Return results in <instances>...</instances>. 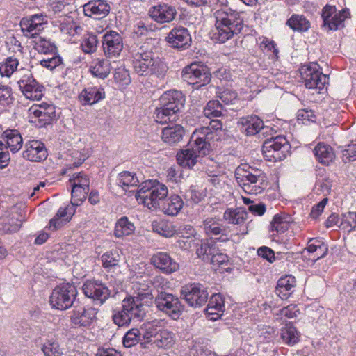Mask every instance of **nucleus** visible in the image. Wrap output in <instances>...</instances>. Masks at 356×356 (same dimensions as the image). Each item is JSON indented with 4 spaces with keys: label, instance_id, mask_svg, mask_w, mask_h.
<instances>
[{
    "label": "nucleus",
    "instance_id": "3",
    "mask_svg": "<svg viewBox=\"0 0 356 356\" xmlns=\"http://www.w3.org/2000/svg\"><path fill=\"white\" fill-rule=\"evenodd\" d=\"M160 101L161 107L156 108L154 113L155 120L161 124L176 121L178 113L184 106L185 97L183 93L175 90H168L162 95Z\"/></svg>",
    "mask_w": 356,
    "mask_h": 356
},
{
    "label": "nucleus",
    "instance_id": "11",
    "mask_svg": "<svg viewBox=\"0 0 356 356\" xmlns=\"http://www.w3.org/2000/svg\"><path fill=\"white\" fill-rule=\"evenodd\" d=\"M181 296L188 304L193 307H200L204 305L209 297L207 288L200 283H193L182 286Z\"/></svg>",
    "mask_w": 356,
    "mask_h": 356
},
{
    "label": "nucleus",
    "instance_id": "50",
    "mask_svg": "<svg viewBox=\"0 0 356 356\" xmlns=\"http://www.w3.org/2000/svg\"><path fill=\"white\" fill-rule=\"evenodd\" d=\"M312 241H314V243L308 244L306 248L307 252L309 253H315L316 252L318 251H323L322 254L321 255H318L317 259H315L314 260L316 261L319 259L323 258L327 254V245L318 239L310 238L309 243H311Z\"/></svg>",
    "mask_w": 356,
    "mask_h": 356
},
{
    "label": "nucleus",
    "instance_id": "64",
    "mask_svg": "<svg viewBox=\"0 0 356 356\" xmlns=\"http://www.w3.org/2000/svg\"><path fill=\"white\" fill-rule=\"evenodd\" d=\"M257 254L259 257L270 263H273L275 259V253L273 250L266 246L259 248L257 250Z\"/></svg>",
    "mask_w": 356,
    "mask_h": 356
},
{
    "label": "nucleus",
    "instance_id": "29",
    "mask_svg": "<svg viewBox=\"0 0 356 356\" xmlns=\"http://www.w3.org/2000/svg\"><path fill=\"white\" fill-rule=\"evenodd\" d=\"M314 153L318 161L325 165H329L335 157L333 149L324 143H318L315 147Z\"/></svg>",
    "mask_w": 356,
    "mask_h": 356
},
{
    "label": "nucleus",
    "instance_id": "48",
    "mask_svg": "<svg viewBox=\"0 0 356 356\" xmlns=\"http://www.w3.org/2000/svg\"><path fill=\"white\" fill-rule=\"evenodd\" d=\"M154 64L150 67L149 74H154L158 78L163 79L168 70V67L165 61L157 56H154Z\"/></svg>",
    "mask_w": 356,
    "mask_h": 356
},
{
    "label": "nucleus",
    "instance_id": "49",
    "mask_svg": "<svg viewBox=\"0 0 356 356\" xmlns=\"http://www.w3.org/2000/svg\"><path fill=\"white\" fill-rule=\"evenodd\" d=\"M157 181H152V180H147L143 181L138 187V191L136 194V198L138 202L144 204L148 197V193H150L154 185Z\"/></svg>",
    "mask_w": 356,
    "mask_h": 356
},
{
    "label": "nucleus",
    "instance_id": "62",
    "mask_svg": "<svg viewBox=\"0 0 356 356\" xmlns=\"http://www.w3.org/2000/svg\"><path fill=\"white\" fill-rule=\"evenodd\" d=\"M218 97L226 104H232L237 98V92L232 89L225 88L220 92Z\"/></svg>",
    "mask_w": 356,
    "mask_h": 356
},
{
    "label": "nucleus",
    "instance_id": "32",
    "mask_svg": "<svg viewBox=\"0 0 356 356\" xmlns=\"http://www.w3.org/2000/svg\"><path fill=\"white\" fill-rule=\"evenodd\" d=\"M3 138L6 139V144L13 153L18 152L22 147V137L17 130H6L3 134Z\"/></svg>",
    "mask_w": 356,
    "mask_h": 356
},
{
    "label": "nucleus",
    "instance_id": "38",
    "mask_svg": "<svg viewBox=\"0 0 356 356\" xmlns=\"http://www.w3.org/2000/svg\"><path fill=\"white\" fill-rule=\"evenodd\" d=\"M247 215V212L241 208L228 209L224 213V218L228 223L241 225L245 222Z\"/></svg>",
    "mask_w": 356,
    "mask_h": 356
},
{
    "label": "nucleus",
    "instance_id": "33",
    "mask_svg": "<svg viewBox=\"0 0 356 356\" xmlns=\"http://www.w3.org/2000/svg\"><path fill=\"white\" fill-rule=\"evenodd\" d=\"M296 285L294 277L286 275L284 277L279 279L275 289V293L282 299H286L289 297V291Z\"/></svg>",
    "mask_w": 356,
    "mask_h": 356
},
{
    "label": "nucleus",
    "instance_id": "41",
    "mask_svg": "<svg viewBox=\"0 0 356 356\" xmlns=\"http://www.w3.org/2000/svg\"><path fill=\"white\" fill-rule=\"evenodd\" d=\"M152 226L154 232L164 237H171L175 234L172 225L165 220H154Z\"/></svg>",
    "mask_w": 356,
    "mask_h": 356
},
{
    "label": "nucleus",
    "instance_id": "55",
    "mask_svg": "<svg viewBox=\"0 0 356 356\" xmlns=\"http://www.w3.org/2000/svg\"><path fill=\"white\" fill-rule=\"evenodd\" d=\"M70 182L73 186H81V188L89 189L90 180L88 176L83 172L74 173L70 179Z\"/></svg>",
    "mask_w": 356,
    "mask_h": 356
},
{
    "label": "nucleus",
    "instance_id": "42",
    "mask_svg": "<svg viewBox=\"0 0 356 356\" xmlns=\"http://www.w3.org/2000/svg\"><path fill=\"white\" fill-rule=\"evenodd\" d=\"M95 318V312L92 310H83L82 312L74 314L72 317V321L75 325L79 327H88Z\"/></svg>",
    "mask_w": 356,
    "mask_h": 356
},
{
    "label": "nucleus",
    "instance_id": "57",
    "mask_svg": "<svg viewBox=\"0 0 356 356\" xmlns=\"http://www.w3.org/2000/svg\"><path fill=\"white\" fill-rule=\"evenodd\" d=\"M42 351L45 356H61L62 352L56 341H49L44 344Z\"/></svg>",
    "mask_w": 356,
    "mask_h": 356
},
{
    "label": "nucleus",
    "instance_id": "34",
    "mask_svg": "<svg viewBox=\"0 0 356 356\" xmlns=\"http://www.w3.org/2000/svg\"><path fill=\"white\" fill-rule=\"evenodd\" d=\"M199 156L188 147L177 154L178 163L188 168H192L199 161Z\"/></svg>",
    "mask_w": 356,
    "mask_h": 356
},
{
    "label": "nucleus",
    "instance_id": "13",
    "mask_svg": "<svg viewBox=\"0 0 356 356\" xmlns=\"http://www.w3.org/2000/svg\"><path fill=\"white\" fill-rule=\"evenodd\" d=\"M169 47L179 50L188 49L192 42L189 31L181 26L174 27L165 37Z\"/></svg>",
    "mask_w": 356,
    "mask_h": 356
},
{
    "label": "nucleus",
    "instance_id": "10",
    "mask_svg": "<svg viewBox=\"0 0 356 356\" xmlns=\"http://www.w3.org/2000/svg\"><path fill=\"white\" fill-rule=\"evenodd\" d=\"M181 77L188 83L200 87L205 86L211 81V74L207 66L193 63L184 67Z\"/></svg>",
    "mask_w": 356,
    "mask_h": 356
},
{
    "label": "nucleus",
    "instance_id": "51",
    "mask_svg": "<svg viewBox=\"0 0 356 356\" xmlns=\"http://www.w3.org/2000/svg\"><path fill=\"white\" fill-rule=\"evenodd\" d=\"M339 228L348 232L356 229V212H348L342 215Z\"/></svg>",
    "mask_w": 356,
    "mask_h": 356
},
{
    "label": "nucleus",
    "instance_id": "60",
    "mask_svg": "<svg viewBox=\"0 0 356 356\" xmlns=\"http://www.w3.org/2000/svg\"><path fill=\"white\" fill-rule=\"evenodd\" d=\"M341 158L344 163L356 160V144H350L341 152Z\"/></svg>",
    "mask_w": 356,
    "mask_h": 356
},
{
    "label": "nucleus",
    "instance_id": "26",
    "mask_svg": "<svg viewBox=\"0 0 356 356\" xmlns=\"http://www.w3.org/2000/svg\"><path fill=\"white\" fill-rule=\"evenodd\" d=\"M105 98L103 88L88 87L82 90L79 95V99L83 104L92 105Z\"/></svg>",
    "mask_w": 356,
    "mask_h": 356
},
{
    "label": "nucleus",
    "instance_id": "22",
    "mask_svg": "<svg viewBox=\"0 0 356 356\" xmlns=\"http://www.w3.org/2000/svg\"><path fill=\"white\" fill-rule=\"evenodd\" d=\"M26 149L23 157L29 161L40 162L47 158L48 154L45 145L39 140H31L25 144Z\"/></svg>",
    "mask_w": 356,
    "mask_h": 356
},
{
    "label": "nucleus",
    "instance_id": "18",
    "mask_svg": "<svg viewBox=\"0 0 356 356\" xmlns=\"http://www.w3.org/2000/svg\"><path fill=\"white\" fill-rule=\"evenodd\" d=\"M154 54L152 51H145L142 48L135 54L133 67L135 72L139 76H146L150 72V67L154 64Z\"/></svg>",
    "mask_w": 356,
    "mask_h": 356
},
{
    "label": "nucleus",
    "instance_id": "1",
    "mask_svg": "<svg viewBox=\"0 0 356 356\" xmlns=\"http://www.w3.org/2000/svg\"><path fill=\"white\" fill-rule=\"evenodd\" d=\"M152 291H139L136 296H129L122 301V309L113 316V323L118 327L127 326L132 318L141 320L146 314V306L153 302Z\"/></svg>",
    "mask_w": 356,
    "mask_h": 356
},
{
    "label": "nucleus",
    "instance_id": "43",
    "mask_svg": "<svg viewBox=\"0 0 356 356\" xmlns=\"http://www.w3.org/2000/svg\"><path fill=\"white\" fill-rule=\"evenodd\" d=\"M139 180L131 172L123 171L120 173L117 178V184L124 191H127L131 186H136Z\"/></svg>",
    "mask_w": 356,
    "mask_h": 356
},
{
    "label": "nucleus",
    "instance_id": "59",
    "mask_svg": "<svg viewBox=\"0 0 356 356\" xmlns=\"http://www.w3.org/2000/svg\"><path fill=\"white\" fill-rule=\"evenodd\" d=\"M224 307V300L220 293H216L211 296L209 300L207 310L214 309L218 312H222Z\"/></svg>",
    "mask_w": 356,
    "mask_h": 356
},
{
    "label": "nucleus",
    "instance_id": "7",
    "mask_svg": "<svg viewBox=\"0 0 356 356\" xmlns=\"http://www.w3.org/2000/svg\"><path fill=\"white\" fill-rule=\"evenodd\" d=\"M291 145L283 136H277L266 139L262 146V152L266 160L279 161L284 159Z\"/></svg>",
    "mask_w": 356,
    "mask_h": 356
},
{
    "label": "nucleus",
    "instance_id": "17",
    "mask_svg": "<svg viewBox=\"0 0 356 356\" xmlns=\"http://www.w3.org/2000/svg\"><path fill=\"white\" fill-rule=\"evenodd\" d=\"M47 22V16L40 13L22 18L19 24L24 35L27 38H33L43 29V25Z\"/></svg>",
    "mask_w": 356,
    "mask_h": 356
},
{
    "label": "nucleus",
    "instance_id": "39",
    "mask_svg": "<svg viewBox=\"0 0 356 356\" xmlns=\"http://www.w3.org/2000/svg\"><path fill=\"white\" fill-rule=\"evenodd\" d=\"M135 229L132 222L125 216L122 217L115 224L114 235L118 238L131 234Z\"/></svg>",
    "mask_w": 356,
    "mask_h": 356
},
{
    "label": "nucleus",
    "instance_id": "21",
    "mask_svg": "<svg viewBox=\"0 0 356 356\" xmlns=\"http://www.w3.org/2000/svg\"><path fill=\"white\" fill-rule=\"evenodd\" d=\"M86 16L101 19L106 17L111 10V6L106 0H91L83 6Z\"/></svg>",
    "mask_w": 356,
    "mask_h": 356
},
{
    "label": "nucleus",
    "instance_id": "4",
    "mask_svg": "<svg viewBox=\"0 0 356 356\" xmlns=\"http://www.w3.org/2000/svg\"><path fill=\"white\" fill-rule=\"evenodd\" d=\"M235 177L238 185L248 194H261L268 185L266 173L250 166L238 167Z\"/></svg>",
    "mask_w": 356,
    "mask_h": 356
},
{
    "label": "nucleus",
    "instance_id": "9",
    "mask_svg": "<svg viewBox=\"0 0 356 356\" xmlns=\"http://www.w3.org/2000/svg\"><path fill=\"white\" fill-rule=\"evenodd\" d=\"M300 72L307 88L321 91L328 83V76L319 70V66L316 63L303 65L300 69Z\"/></svg>",
    "mask_w": 356,
    "mask_h": 356
},
{
    "label": "nucleus",
    "instance_id": "31",
    "mask_svg": "<svg viewBox=\"0 0 356 356\" xmlns=\"http://www.w3.org/2000/svg\"><path fill=\"white\" fill-rule=\"evenodd\" d=\"M286 24L293 31L300 33L307 31L311 26L310 22L304 15L298 14H293Z\"/></svg>",
    "mask_w": 356,
    "mask_h": 356
},
{
    "label": "nucleus",
    "instance_id": "6",
    "mask_svg": "<svg viewBox=\"0 0 356 356\" xmlns=\"http://www.w3.org/2000/svg\"><path fill=\"white\" fill-rule=\"evenodd\" d=\"M17 76L19 88L26 99L39 100L43 97L44 86L36 81L30 70L22 68Z\"/></svg>",
    "mask_w": 356,
    "mask_h": 356
},
{
    "label": "nucleus",
    "instance_id": "54",
    "mask_svg": "<svg viewBox=\"0 0 356 356\" xmlns=\"http://www.w3.org/2000/svg\"><path fill=\"white\" fill-rule=\"evenodd\" d=\"M12 88L8 85L0 83V105L8 106L13 102Z\"/></svg>",
    "mask_w": 356,
    "mask_h": 356
},
{
    "label": "nucleus",
    "instance_id": "58",
    "mask_svg": "<svg viewBox=\"0 0 356 356\" xmlns=\"http://www.w3.org/2000/svg\"><path fill=\"white\" fill-rule=\"evenodd\" d=\"M40 64L43 67L49 70H53L54 68L62 64V58L56 54H51V56L48 57V59H40Z\"/></svg>",
    "mask_w": 356,
    "mask_h": 356
},
{
    "label": "nucleus",
    "instance_id": "52",
    "mask_svg": "<svg viewBox=\"0 0 356 356\" xmlns=\"http://www.w3.org/2000/svg\"><path fill=\"white\" fill-rule=\"evenodd\" d=\"M146 339L148 343L153 341L152 344L158 348L168 347L173 341L171 335H148Z\"/></svg>",
    "mask_w": 356,
    "mask_h": 356
},
{
    "label": "nucleus",
    "instance_id": "2",
    "mask_svg": "<svg viewBox=\"0 0 356 356\" xmlns=\"http://www.w3.org/2000/svg\"><path fill=\"white\" fill-rule=\"evenodd\" d=\"M214 17L216 31L213 38L220 43H224L234 35H238L243 29V19L241 14L231 8L218 10L214 13Z\"/></svg>",
    "mask_w": 356,
    "mask_h": 356
},
{
    "label": "nucleus",
    "instance_id": "25",
    "mask_svg": "<svg viewBox=\"0 0 356 356\" xmlns=\"http://www.w3.org/2000/svg\"><path fill=\"white\" fill-rule=\"evenodd\" d=\"M184 129L179 124L168 126L163 129L162 140L170 145L180 142L184 136Z\"/></svg>",
    "mask_w": 356,
    "mask_h": 356
},
{
    "label": "nucleus",
    "instance_id": "12",
    "mask_svg": "<svg viewBox=\"0 0 356 356\" xmlns=\"http://www.w3.org/2000/svg\"><path fill=\"white\" fill-rule=\"evenodd\" d=\"M350 16L348 9L337 12L335 6L326 5L322 11L323 26L329 31H336L344 27V21Z\"/></svg>",
    "mask_w": 356,
    "mask_h": 356
},
{
    "label": "nucleus",
    "instance_id": "36",
    "mask_svg": "<svg viewBox=\"0 0 356 356\" xmlns=\"http://www.w3.org/2000/svg\"><path fill=\"white\" fill-rule=\"evenodd\" d=\"M90 72L96 77L105 79L111 71V63L107 59H98L90 68Z\"/></svg>",
    "mask_w": 356,
    "mask_h": 356
},
{
    "label": "nucleus",
    "instance_id": "44",
    "mask_svg": "<svg viewBox=\"0 0 356 356\" xmlns=\"http://www.w3.org/2000/svg\"><path fill=\"white\" fill-rule=\"evenodd\" d=\"M223 110V106L219 101L211 100L204 107V114L208 118H218L222 115Z\"/></svg>",
    "mask_w": 356,
    "mask_h": 356
},
{
    "label": "nucleus",
    "instance_id": "61",
    "mask_svg": "<svg viewBox=\"0 0 356 356\" xmlns=\"http://www.w3.org/2000/svg\"><path fill=\"white\" fill-rule=\"evenodd\" d=\"M114 79L122 86H127L131 82L129 72L124 68H118L115 70Z\"/></svg>",
    "mask_w": 356,
    "mask_h": 356
},
{
    "label": "nucleus",
    "instance_id": "24",
    "mask_svg": "<svg viewBox=\"0 0 356 356\" xmlns=\"http://www.w3.org/2000/svg\"><path fill=\"white\" fill-rule=\"evenodd\" d=\"M151 263L163 273L170 274L179 269V264L166 252H157L152 255Z\"/></svg>",
    "mask_w": 356,
    "mask_h": 356
},
{
    "label": "nucleus",
    "instance_id": "28",
    "mask_svg": "<svg viewBox=\"0 0 356 356\" xmlns=\"http://www.w3.org/2000/svg\"><path fill=\"white\" fill-rule=\"evenodd\" d=\"M183 206V200L179 195H173L169 197H166L163 204H161L159 209L165 214L175 216L179 213Z\"/></svg>",
    "mask_w": 356,
    "mask_h": 356
},
{
    "label": "nucleus",
    "instance_id": "45",
    "mask_svg": "<svg viewBox=\"0 0 356 356\" xmlns=\"http://www.w3.org/2000/svg\"><path fill=\"white\" fill-rule=\"evenodd\" d=\"M19 60L12 56L8 57L0 63V74L2 76L10 77L17 70Z\"/></svg>",
    "mask_w": 356,
    "mask_h": 356
},
{
    "label": "nucleus",
    "instance_id": "40",
    "mask_svg": "<svg viewBox=\"0 0 356 356\" xmlns=\"http://www.w3.org/2000/svg\"><path fill=\"white\" fill-rule=\"evenodd\" d=\"M101 261L103 267L110 270L117 266H120L121 256L118 250H112L103 254L101 257Z\"/></svg>",
    "mask_w": 356,
    "mask_h": 356
},
{
    "label": "nucleus",
    "instance_id": "46",
    "mask_svg": "<svg viewBox=\"0 0 356 356\" xmlns=\"http://www.w3.org/2000/svg\"><path fill=\"white\" fill-rule=\"evenodd\" d=\"M203 229L207 236H216L225 231L224 227L213 218H207L203 222Z\"/></svg>",
    "mask_w": 356,
    "mask_h": 356
},
{
    "label": "nucleus",
    "instance_id": "15",
    "mask_svg": "<svg viewBox=\"0 0 356 356\" xmlns=\"http://www.w3.org/2000/svg\"><path fill=\"white\" fill-rule=\"evenodd\" d=\"M241 131L247 136H254L258 134L266 135L268 131H271L268 127L264 126V122L258 116L252 115L246 117L241 118L238 121Z\"/></svg>",
    "mask_w": 356,
    "mask_h": 356
},
{
    "label": "nucleus",
    "instance_id": "53",
    "mask_svg": "<svg viewBox=\"0 0 356 356\" xmlns=\"http://www.w3.org/2000/svg\"><path fill=\"white\" fill-rule=\"evenodd\" d=\"M89 192V189L81 188V186H73L72 187V204L76 205H80L87 197V194Z\"/></svg>",
    "mask_w": 356,
    "mask_h": 356
},
{
    "label": "nucleus",
    "instance_id": "14",
    "mask_svg": "<svg viewBox=\"0 0 356 356\" xmlns=\"http://www.w3.org/2000/svg\"><path fill=\"white\" fill-rule=\"evenodd\" d=\"M83 293L89 298L102 305L110 296L108 288L98 280H87L82 287Z\"/></svg>",
    "mask_w": 356,
    "mask_h": 356
},
{
    "label": "nucleus",
    "instance_id": "27",
    "mask_svg": "<svg viewBox=\"0 0 356 356\" xmlns=\"http://www.w3.org/2000/svg\"><path fill=\"white\" fill-rule=\"evenodd\" d=\"M217 241L211 238L202 240L198 244L196 254L204 261H209L213 254L218 250Z\"/></svg>",
    "mask_w": 356,
    "mask_h": 356
},
{
    "label": "nucleus",
    "instance_id": "35",
    "mask_svg": "<svg viewBox=\"0 0 356 356\" xmlns=\"http://www.w3.org/2000/svg\"><path fill=\"white\" fill-rule=\"evenodd\" d=\"M291 217L284 213H277L274 216L270 222L271 232L282 234L289 228Z\"/></svg>",
    "mask_w": 356,
    "mask_h": 356
},
{
    "label": "nucleus",
    "instance_id": "30",
    "mask_svg": "<svg viewBox=\"0 0 356 356\" xmlns=\"http://www.w3.org/2000/svg\"><path fill=\"white\" fill-rule=\"evenodd\" d=\"M188 147L193 150L199 158L209 154L211 150V145L203 137H195L194 135L191 137Z\"/></svg>",
    "mask_w": 356,
    "mask_h": 356
},
{
    "label": "nucleus",
    "instance_id": "5",
    "mask_svg": "<svg viewBox=\"0 0 356 356\" xmlns=\"http://www.w3.org/2000/svg\"><path fill=\"white\" fill-rule=\"evenodd\" d=\"M141 288L139 289V291H147L150 290L154 295V302L156 305L157 308L168 314L172 319H177L181 315L184 310V306L182 305L179 299L165 291H161L159 294H154L152 289H149V283L143 284L141 285Z\"/></svg>",
    "mask_w": 356,
    "mask_h": 356
},
{
    "label": "nucleus",
    "instance_id": "37",
    "mask_svg": "<svg viewBox=\"0 0 356 356\" xmlns=\"http://www.w3.org/2000/svg\"><path fill=\"white\" fill-rule=\"evenodd\" d=\"M34 38H35V40L33 41V42H34L33 48L39 54H42L44 55L56 54L57 48L54 43L51 42L49 40H48L45 38H43L42 37L36 36Z\"/></svg>",
    "mask_w": 356,
    "mask_h": 356
},
{
    "label": "nucleus",
    "instance_id": "56",
    "mask_svg": "<svg viewBox=\"0 0 356 356\" xmlns=\"http://www.w3.org/2000/svg\"><path fill=\"white\" fill-rule=\"evenodd\" d=\"M98 44L97 35L90 34L81 43L82 49L85 53L91 54L96 51Z\"/></svg>",
    "mask_w": 356,
    "mask_h": 356
},
{
    "label": "nucleus",
    "instance_id": "63",
    "mask_svg": "<svg viewBox=\"0 0 356 356\" xmlns=\"http://www.w3.org/2000/svg\"><path fill=\"white\" fill-rule=\"evenodd\" d=\"M202 198V193L193 188H191L185 193L186 200L187 202H190L191 204L199 203L201 201Z\"/></svg>",
    "mask_w": 356,
    "mask_h": 356
},
{
    "label": "nucleus",
    "instance_id": "20",
    "mask_svg": "<svg viewBox=\"0 0 356 356\" xmlns=\"http://www.w3.org/2000/svg\"><path fill=\"white\" fill-rule=\"evenodd\" d=\"M177 13L175 6L165 3H159L152 7L149 10L151 18L160 24L169 23L173 21Z\"/></svg>",
    "mask_w": 356,
    "mask_h": 356
},
{
    "label": "nucleus",
    "instance_id": "47",
    "mask_svg": "<svg viewBox=\"0 0 356 356\" xmlns=\"http://www.w3.org/2000/svg\"><path fill=\"white\" fill-rule=\"evenodd\" d=\"M164 320H154L147 325L146 334H171Z\"/></svg>",
    "mask_w": 356,
    "mask_h": 356
},
{
    "label": "nucleus",
    "instance_id": "8",
    "mask_svg": "<svg viewBox=\"0 0 356 356\" xmlns=\"http://www.w3.org/2000/svg\"><path fill=\"white\" fill-rule=\"evenodd\" d=\"M76 289L70 284H63L56 286L52 291L49 302L52 307L58 309L70 308L75 299Z\"/></svg>",
    "mask_w": 356,
    "mask_h": 356
},
{
    "label": "nucleus",
    "instance_id": "23",
    "mask_svg": "<svg viewBox=\"0 0 356 356\" xmlns=\"http://www.w3.org/2000/svg\"><path fill=\"white\" fill-rule=\"evenodd\" d=\"M168 193V188L164 184L156 182L154 187L148 193V197L143 204L149 209L155 210L159 209L161 204L166 199Z\"/></svg>",
    "mask_w": 356,
    "mask_h": 356
},
{
    "label": "nucleus",
    "instance_id": "19",
    "mask_svg": "<svg viewBox=\"0 0 356 356\" xmlns=\"http://www.w3.org/2000/svg\"><path fill=\"white\" fill-rule=\"evenodd\" d=\"M102 47L108 57H115L120 54L123 48L122 39L115 31L106 33L102 38Z\"/></svg>",
    "mask_w": 356,
    "mask_h": 356
},
{
    "label": "nucleus",
    "instance_id": "16",
    "mask_svg": "<svg viewBox=\"0 0 356 356\" xmlns=\"http://www.w3.org/2000/svg\"><path fill=\"white\" fill-rule=\"evenodd\" d=\"M29 112L36 118L33 122L37 123L38 121V124L37 125L40 127L50 124L56 118L54 105L46 102L31 106Z\"/></svg>",
    "mask_w": 356,
    "mask_h": 356
}]
</instances>
